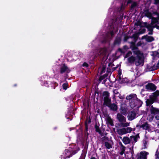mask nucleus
Here are the masks:
<instances>
[{
  "instance_id": "32",
  "label": "nucleus",
  "mask_w": 159,
  "mask_h": 159,
  "mask_svg": "<svg viewBox=\"0 0 159 159\" xmlns=\"http://www.w3.org/2000/svg\"><path fill=\"white\" fill-rule=\"evenodd\" d=\"M120 112L121 114L125 115L126 113L127 110L125 107H122L120 109Z\"/></svg>"
},
{
  "instance_id": "56",
  "label": "nucleus",
  "mask_w": 159,
  "mask_h": 159,
  "mask_svg": "<svg viewBox=\"0 0 159 159\" xmlns=\"http://www.w3.org/2000/svg\"><path fill=\"white\" fill-rule=\"evenodd\" d=\"M152 14L154 15H156L157 16L159 15V13L157 11H154L153 12Z\"/></svg>"
},
{
  "instance_id": "63",
  "label": "nucleus",
  "mask_w": 159,
  "mask_h": 159,
  "mask_svg": "<svg viewBox=\"0 0 159 159\" xmlns=\"http://www.w3.org/2000/svg\"><path fill=\"white\" fill-rule=\"evenodd\" d=\"M157 29L159 30V25H156L154 26Z\"/></svg>"
},
{
  "instance_id": "20",
  "label": "nucleus",
  "mask_w": 159,
  "mask_h": 159,
  "mask_svg": "<svg viewBox=\"0 0 159 159\" xmlns=\"http://www.w3.org/2000/svg\"><path fill=\"white\" fill-rule=\"evenodd\" d=\"M155 26L152 25H149L147 29L149 31L148 33V34L149 35H152L153 33V29L154 28H155Z\"/></svg>"
},
{
  "instance_id": "22",
  "label": "nucleus",
  "mask_w": 159,
  "mask_h": 159,
  "mask_svg": "<svg viewBox=\"0 0 159 159\" xmlns=\"http://www.w3.org/2000/svg\"><path fill=\"white\" fill-rule=\"evenodd\" d=\"M88 125L86 122L85 123V130L84 131V136L87 139L88 138V136L89 135V133H88Z\"/></svg>"
},
{
  "instance_id": "35",
  "label": "nucleus",
  "mask_w": 159,
  "mask_h": 159,
  "mask_svg": "<svg viewBox=\"0 0 159 159\" xmlns=\"http://www.w3.org/2000/svg\"><path fill=\"white\" fill-rule=\"evenodd\" d=\"M101 139L102 143H104L103 142L105 141H108L109 140V138L107 136H104L102 137Z\"/></svg>"
},
{
  "instance_id": "23",
  "label": "nucleus",
  "mask_w": 159,
  "mask_h": 159,
  "mask_svg": "<svg viewBox=\"0 0 159 159\" xmlns=\"http://www.w3.org/2000/svg\"><path fill=\"white\" fill-rule=\"evenodd\" d=\"M121 38L120 37H116L114 41L113 44L114 45H119L120 43Z\"/></svg>"
},
{
  "instance_id": "4",
  "label": "nucleus",
  "mask_w": 159,
  "mask_h": 159,
  "mask_svg": "<svg viewBox=\"0 0 159 159\" xmlns=\"http://www.w3.org/2000/svg\"><path fill=\"white\" fill-rule=\"evenodd\" d=\"M60 73L61 74L64 73L68 74L71 71L70 68L65 63L60 66Z\"/></svg>"
},
{
  "instance_id": "33",
  "label": "nucleus",
  "mask_w": 159,
  "mask_h": 159,
  "mask_svg": "<svg viewBox=\"0 0 159 159\" xmlns=\"http://www.w3.org/2000/svg\"><path fill=\"white\" fill-rule=\"evenodd\" d=\"M77 153V151L76 150L74 151L71 153H70V154L69 156H67L65 158H70V157H71L73 155H74Z\"/></svg>"
},
{
  "instance_id": "45",
  "label": "nucleus",
  "mask_w": 159,
  "mask_h": 159,
  "mask_svg": "<svg viewBox=\"0 0 159 159\" xmlns=\"http://www.w3.org/2000/svg\"><path fill=\"white\" fill-rule=\"evenodd\" d=\"M105 78L104 77L103 75L100 76L99 79V81L100 82L102 80L105 79Z\"/></svg>"
},
{
  "instance_id": "44",
  "label": "nucleus",
  "mask_w": 159,
  "mask_h": 159,
  "mask_svg": "<svg viewBox=\"0 0 159 159\" xmlns=\"http://www.w3.org/2000/svg\"><path fill=\"white\" fill-rule=\"evenodd\" d=\"M82 66L86 67H89V65L87 63L84 62L83 63Z\"/></svg>"
},
{
  "instance_id": "50",
  "label": "nucleus",
  "mask_w": 159,
  "mask_h": 159,
  "mask_svg": "<svg viewBox=\"0 0 159 159\" xmlns=\"http://www.w3.org/2000/svg\"><path fill=\"white\" fill-rule=\"evenodd\" d=\"M129 38V37L128 36H125L124 38V41L125 42L127 41Z\"/></svg>"
},
{
  "instance_id": "46",
  "label": "nucleus",
  "mask_w": 159,
  "mask_h": 159,
  "mask_svg": "<svg viewBox=\"0 0 159 159\" xmlns=\"http://www.w3.org/2000/svg\"><path fill=\"white\" fill-rule=\"evenodd\" d=\"M123 49L124 50H125L126 51L129 49V48L128 47V46L126 45L124 46L123 47Z\"/></svg>"
},
{
  "instance_id": "10",
  "label": "nucleus",
  "mask_w": 159,
  "mask_h": 159,
  "mask_svg": "<svg viewBox=\"0 0 159 159\" xmlns=\"http://www.w3.org/2000/svg\"><path fill=\"white\" fill-rule=\"evenodd\" d=\"M131 45L130 46L129 48L131 49L132 52L134 51H136L137 50H139L138 47H137L136 45L134 42L132 41L130 42Z\"/></svg>"
},
{
  "instance_id": "48",
  "label": "nucleus",
  "mask_w": 159,
  "mask_h": 159,
  "mask_svg": "<svg viewBox=\"0 0 159 159\" xmlns=\"http://www.w3.org/2000/svg\"><path fill=\"white\" fill-rule=\"evenodd\" d=\"M154 4L155 5H157L159 3V0H154Z\"/></svg>"
},
{
  "instance_id": "52",
  "label": "nucleus",
  "mask_w": 159,
  "mask_h": 159,
  "mask_svg": "<svg viewBox=\"0 0 159 159\" xmlns=\"http://www.w3.org/2000/svg\"><path fill=\"white\" fill-rule=\"evenodd\" d=\"M119 65H118L116 67H113L112 68V71H114L118 67Z\"/></svg>"
},
{
  "instance_id": "17",
  "label": "nucleus",
  "mask_w": 159,
  "mask_h": 159,
  "mask_svg": "<svg viewBox=\"0 0 159 159\" xmlns=\"http://www.w3.org/2000/svg\"><path fill=\"white\" fill-rule=\"evenodd\" d=\"M145 15L147 17L151 18L152 17V14L149 11L148 9H146L144 11Z\"/></svg>"
},
{
  "instance_id": "2",
  "label": "nucleus",
  "mask_w": 159,
  "mask_h": 159,
  "mask_svg": "<svg viewBox=\"0 0 159 159\" xmlns=\"http://www.w3.org/2000/svg\"><path fill=\"white\" fill-rule=\"evenodd\" d=\"M117 119L120 123V125L123 127H125L129 125V123L126 122V118L122 114L118 113L117 114Z\"/></svg>"
},
{
  "instance_id": "9",
  "label": "nucleus",
  "mask_w": 159,
  "mask_h": 159,
  "mask_svg": "<svg viewBox=\"0 0 159 159\" xmlns=\"http://www.w3.org/2000/svg\"><path fill=\"white\" fill-rule=\"evenodd\" d=\"M154 102H157L156 101L151 97V96H150L149 97V99H147L146 101V105L147 106H151V105Z\"/></svg>"
},
{
  "instance_id": "6",
  "label": "nucleus",
  "mask_w": 159,
  "mask_h": 159,
  "mask_svg": "<svg viewBox=\"0 0 159 159\" xmlns=\"http://www.w3.org/2000/svg\"><path fill=\"white\" fill-rule=\"evenodd\" d=\"M148 153L145 151H141L140 152L139 155L138 154L137 159H147V156Z\"/></svg>"
},
{
  "instance_id": "8",
  "label": "nucleus",
  "mask_w": 159,
  "mask_h": 159,
  "mask_svg": "<svg viewBox=\"0 0 159 159\" xmlns=\"http://www.w3.org/2000/svg\"><path fill=\"white\" fill-rule=\"evenodd\" d=\"M136 113L134 111L129 112L128 114L127 117L128 120L131 121L135 119L136 116Z\"/></svg>"
},
{
  "instance_id": "49",
  "label": "nucleus",
  "mask_w": 159,
  "mask_h": 159,
  "mask_svg": "<svg viewBox=\"0 0 159 159\" xmlns=\"http://www.w3.org/2000/svg\"><path fill=\"white\" fill-rule=\"evenodd\" d=\"M146 30L145 29H143L140 31L141 34H144L145 33Z\"/></svg>"
},
{
  "instance_id": "14",
  "label": "nucleus",
  "mask_w": 159,
  "mask_h": 159,
  "mask_svg": "<svg viewBox=\"0 0 159 159\" xmlns=\"http://www.w3.org/2000/svg\"><path fill=\"white\" fill-rule=\"evenodd\" d=\"M106 115L107 116V122L108 124L110 125L111 126H113L114 124L112 120L107 114H106Z\"/></svg>"
},
{
  "instance_id": "19",
  "label": "nucleus",
  "mask_w": 159,
  "mask_h": 159,
  "mask_svg": "<svg viewBox=\"0 0 159 159\" xmlns=\"http://www.w3.org/2000/svg\"><path fill=\"white\" fill-rule=\"evenodd\" d=\"M122 141L125 144H129L131 141L129 137L126 136L124 137L123 138Z\"/></svg>"
},
{
  "instance_id": "59",
  "label": "nucleus",
  "mask_w": 159,
  "mask_h": 159,
  "mask_svg": "<svg viewBox=\"0 0 159 159\" xmlns=\"http://www.w3.org/2000/svg\"><path fill=\"white\" fill-rule=\"evenodd\" d=\"M125 151V150H121V151L120 153V154L121 155H123V154L124 153Z\"/></svg>"
},
{
  "instance_id": "58",
  "label": "nucleus",
  "mask_w": 159,
  "mask_h": 159,
  "mask_svg": "<svg viewBox=\"0 0 159 159\" xmlns=\"http://www.w3.org/2000/svg\"><path fill=\"white\" fill-rule=\"evenodd\" d=\"M138 37V36L136 34H134L132 36V38H137Z\"/></svg>"
},
{
  "instance_id": "27",
  "label": "nucleus",
  "mask_w": 159,
  "mask_h": 159,
  "mask_svg": "<svg viewBox=\"0 0 159 159\" xmlns=\"http://www.w3.org/2000/svg\"><path fill=\"white\" fill-rule=\"evenodd\" d=\"M102 96L104 97L103 98H109L110 93L107 91H104L102 93Z\"/></svg>"
},
{
  "instance_id": "54",
  "label": "nucleus",
  "mask_w": 159,
  "mask_h": 159,
  "mask_svg": "<svg viewBox=\"0 0 159 159\" xmlns=\"http://www.w3.org/2000/svg\"><path fill=\"white\" fill-rule=\"evenodd\" d=\"M118 51L120 52L121 53H123L125 52L123 51V49L120 48H119L118 49Z\"/></svg>"
},
{
  "instance_id": "1",
  "label": "nucleus",
  "mask_w": 159,
  "mask_h": 159,
  "mask_svg": "<svg viewBox=\"0 0 159 159\" xmlns=\"http://www.w3.org/2000/svg\"><path fill=\"white\" fill-rule=\"evenodd\" d=\"M133 52L134 55H136V56H131L128 58L127 61L130 64H133L135 62V65L138 66L143 62V54L140 50L134 51Z\"/></svg>"
},
{
  "instance_id": "53",
  "label": "nucleus",
  "mask_w": 159,
  "mask_h": 159,
  "mask_svg": "<svg viewBox=\"0 0 159 159\" xmlns=\"http://www.w3.org/2000/svg\"><path fill=\"white\" fill-rule=\"evenodd\" d=\"M156 155L157 156V158L159 159V152L157 151L156 152Z\"/></svg>"
},
{
  "instance_id": "31",
  "label": "nucleus",
  "mask_w": 159,
  "mask_h": 159,
  "mask_svg": "<svg viewBox=\"0 0 159 159\" xmlns=\"http://www.w3.org/2000/svg\"><path fill=\"white\" fill-rule=\"evenodd\" d=\"M130 138L131 139L133 138L135 142H136L137 141V139L138 138H139V134L135 136L132 135L130 136Z\"/></svg>"
},
{
  "instance_id": "7",
  "label": "nucleus",
  "mask_w": 159,
  "mask_h": 159,
  "mask_svg": "<svg viewBox=\"0 0 159 159\" xmlns=\"http://www.w3.org/2000/svg\"><path fill=\"white\" fill-rule=\"evenodd\" d=\"M146 88L148 90H150L153 91L156 90L157 87L154 84L152 83H149L146 85Z\"/></svg>"
},
{
  "instance_id": "15",
  "label": "nucleus",
  "mask_w": 159,
  "mask_h": 159,
  "mask_svg": "<svg viewBox=\"0 0 159 159\" xmlns=\"http://www.w3.org/2000/svg\"><path fill=\"white\" fill-rule=\"evenodd\" d=\"M110 109L113 111H116L117 110L118 107L117 105L115 103L111 104L109 106H108Z\"/></svg>"
},
{
  "instance_id": "16",
  "label": "nucleus",
  "mask_w": 159,
  "mask_h": 159,
  "mask_svg": "<svg viewBox=\"0 0 159 159\" xmlns=\"http://www.w3.org/2000/svg\"><path fill=\"white\" fill-rule=\"evenodd\" d=\"M117 132L120 135H122L127 134L126 132L125 128H123L117 129Z\"/></svg>"
},
{
  "instance_id": "42",
  "label": "nucleus",
  "mask_w": 159,
  "mask_h": 159,
  "mask_svg": "<svg viewBox=\"0 0 159 159\" xmlns=\"http://www.w3.org/2000/svg\"><path fill=\"white\" fill-rule=\"evenodd\" d=\"M106 66H103L102 67V70L101 72V74H102L103 73L105 72L106 71Z\"/></svg>"
},
{
  "instance_id": "36",
  "label": "nucleus",
  "mask_w": 159,
  "mask_h": 159,
  "mask_svg": "<svg viewBox=\"0 0 159 159\" xmlns=\"http://www.w3.org/2000/svg\"><path fill=\"white\" fill-rule=\"evenodd\" d=\"M125 129L126 133H130L132 131V128L131 127H127Z\"/></svg>"
},
{
  "instance_id": "43",
  "label": "nucleus",
  "mask_w": 159,
  "mask_h": 159,
  "mask_svg": "<svg viewBox=\"0 0 159 159\" xmlns=\"http://www.w3.org/2000/svg\"><path fill=\"white\" fill-rule=\"evenodd\" d=\"M70 153H71L70 151H69L68 150H65V154L66 157L67 156H69L70 154Z\"/></svg>"
},
{
  "instance_id": "34",
  "label": "nucleus",
  "mask_w": 159,
  "mask_h": 159,
  "mask_svg": "<svg viewBox=\"0 0 159 159\" xmlns=\"http://www.w3.org/2000/svg\"><path fill=\"white\" fill-rule=\"evenodd\" d=\"M137 2H133L131 5L130 7L131 9H134V8L137 6Z\"/></svg>"
},
{
  "instance_id": "3",
  "label": "nucleus",
  "mask_w": 159,
  "mask_h": 159,
  "mask_svg": "<svg viewBox=\"0 0 159 159\" xmlns=\"http://www.w3.org/2000/svg\"><path fill=\"white\" fill-rule=\"evenodd\" d=\"M126 99L129 101L131 100V102H132L133 101H135L137 99V101L139 104V106H138V107H141L143 103L140 100L138 99L137 98V95L135 94H131L128 96H127L126 97Z\"/></svg>"
},
{
  "instance_id": "12",
  "label": "nucleus",
  "mask_w": 159,
  "mask_h": 159,
  "mask_svg": "<svg viewBox=\"0 0 159 159\" xmlns=\"http://www.w3.org/2000/svg\"><path fill=\"white\" fill-rule=\"evenodd\" d=\"M158 69V67L155 64L152 66H150V65H147V69L150 71L156 70Z\"/></svg>"
},
{
  "instance_id": "40",
  "label": "nucleus",
  "mask_w": 159,
  "mask_h": 159,
  "mask_svg": "<svg viewBox=\"0 0 159 159\" xmlns=\"http://www.w3.org/2000/svg\"><path fill=\"white\" fill-rule=\"evenodd\" d=\"M109 66H108L107 68V72L108 73H110V74H111L113 71H112V69L109 67Z\"/></svg>"
},
{
  "instance_id": "51",
  "label": "nucleus",
  "mask_w": 159,
  "mask_h": 159,
  "mask_svg": "<svg viewBox=\"0 0 159 159\" xmlns=\"http://www.w3.org/2000/svg\"><path fill=\"white\" fill-rule=\"evenodd\" d=\"M114 66V64L111 62L109 63L108 65V66L109 67H112Z\"/></svg>"
},
{
  "instance_id": "25",
  "label": "nucleus",
  "mask_w": 159,
  "mask_h": 159,
  "mask_svg": "<svg viewBox=\"0 0 159 159\" xmlns=\"http://www.w3.org/2000/svg\"><path fill=\"white\" fill-rule=\"evenodd\" d=\"M107 149H109L111 148L112 147L111 143L107 141L103 143Z\"/></svg>"
},
{
  "instance_id": "37",
  "label": "nucleus",
  "mask_w": 159,
  "mask_h": 159,
  "mask_svg": "<svg viewBox=\"0 0 159 159\" xmlns=\"http://www.w3.org/2000/svg\"><path fill=\"white\" fill-rule=\"evenodd\" d=\"M63 89L65 90H66L68 88V84L67 83H64L62 84V85Z\"/></svg>"
},
{
  "instance_id": "38",
  "label": "nucleus",
  "mask_w": 159,
  "mask_h": 159,
  "mask_svg": "<svg viewBox=\"0 0 159 159\" xmlns=\"http://www.w3.org/2000/svg\"><path fill=\"white\" fill-rule=\"evenodd\" d=\"M132 52L131 51H129L125 55V58H127L129 57V56L132 55Z\"/></svg>"
},
{
  "instance_id": "60",
  "label": "nucleus",
  "mask_w": 159,
  "mask_h": 159,
  "mask_svg": "<svg viewBox=\"0 0 159 159\" xmlns=\"http://www.w3.org/2000/svg\"><path fill=\"white\" fill-rule=\"evenodd\" d=\"M155 118L157 120H159V115L158 116H156ZM158 125L159 126V121L158 123Z\"/></svg>"
},
{
  "instance_id": "39",
  "label": "nucleus",
  "mask_w": 159,
  "mask_h": 159,
  "mask_svg": "<svg viewBox=\"0 0 159 159\" xmlns=\"http://www.w3.org/2000/svg\"><path fill=\"white\" fill-rule=\"evenodd\" d=\"M143 25H142V26H141V28L143 27H145L146 28H147L149 26V25H150V24H148V23L147 22H144L143 23Z\"/></svg>"
},
{
  "instance_id": "13",
  "label": "nucleus",
  "mask_w": 159,
  "mask_h": 159,
  "mask_svg": "<svg viewBox=\"0 0 159 159\" xmlns=\"http://www.w3.org/2000/svg\"><path fill=\"white\" fill-rule=\"evenodd\" d=\"M140 127L142 128L143 129L145 130H148L150 128L149 125L147 122H145L143 125H140Z\"/></svg>"
},
{
  "instance_id": "24",
  "label": "nucleus",
  "mask_w": 159,
  "mask_h": 159,
  "mask_svg": "<svg viewBox=\"0 0 159 159\" xmlns=\"http://www.w3.org/2000/svg\"><path fill=\"white\" fill-rule=\"evenodd\" d=\"M107 52V50L106 48H101L99 52V53L100 54L103 55H105Z\"/></svg>"
},
{
  "instance_id": "11",
  "label": "nucleus",
  "mask_w": 159,
  "mask_h": 159,
  "mask_svg": "<svg viewBox=\"0 0 159 159\" xmlns=\"http://www.w3.org/2000/svg\"><path fill=\"white\" fill-rule=\"evenodd\" d=\"M151 97L155 100L157 102L158 101L157 97L159 96V91L156 90L155 92L152 93V95H151Z\"/></svg>"
},
{
  "instance_id": "55",
  "label": "nucleus",
  "mask_w": 159,
  "mask_h": 159,
  "mask_svg": "<svg viewBox=\"0 0 159 159\" xmlns=\"http://www.w3.org/2000/svg\"><path fill=\"white\" fill-rule=\"evenodd\" d=\"M126 147L124 146V145L121 146V147H120V150H125Z\"/></svg>"
},
{
  "instance_id": "41",
  "label": "nucleus",
  "mask_w": 159,
  "mask_h": 159,
  "mask_svg": "<svg viewBox=\"0 0 159 159\" xmlns=\"http://www.w3.org/2000/svg\"><path fill=\"white\" fill-rule=\"evenodd\" d=\"M134 25L137 26H140V27H141V26H142L141 23L139 21H138L136 23H135Z\"/></svg>"
},
{
  "instance_id": "64",
  "label": "nucleus",
  "mask_w": 159,
  "mask_h": 159,
  "mask_svg": "<svg viewBox=\"0 0 159 159\" xmlns=\"http://www.w3.org/2000/svg\"><path fill=\"white\" fill-rule=\"evenodd\" d=\"M156 66L157 67H158V68H159V60L158 61Z\"/></svg>"
},
{
  "instance_id": "57",
  "label": "nucleus",
  "mask_w": 159,
  "mask_h": 159,
  "mask_svg": "<svg viewBox=\"0 0 159 159\" xmlns=\"http://www.w3.org/2000/svg\"><path fill=\"white\" fill-rule=\"evenodd\" d=\"M131 157L132 158V159H133V158H134L133 157V155L134 154V152L133 150H132V151H131Z\"/></svg>"
},
{
  "instance_id": "29",
  "label": "nucleus",
  "mask_w": 159,
  "mask_h": 159,
  "mask_svg": "<svg viewBox=\"0 0 159 159\" xmlns=\"http://www.w3.org/2000/svg\"><path fill=\"white\" fill-rule=\"evenodd\" d=\"M50 84H51V87L55 89L56 87L58 86V84L56 82L52 81L50 82Z\"/></svg>"
},
{
  "instance_id": "18",
  "label": "nucleus",
  "mask_w": 159,
  "mask_h": 159,
  "mask_svg": "<svg viewBox=\"0 0 159 159\" xmlns=\"http://www.w3.org/2000/svg\"><path fill=\"white\" fill-rule=\"evenodd\" d=\"M103 101L104 105L107 107L109 106V105L111 104V99L109 98H103Z\"/></svg>"
},
{
  "instance_id": "21",
  "label": "nucleus",
  "mask_w": 159,
  "mask_h": 159,
  "mask_svg": "<svg viewBox=\"0 0 159 159\" xmlns=\"http://www.w3.org/2000/svg\"><path fill=\"white\" fill-rule=\"evenodd\" d=\"M143 37L146 40L147 42H151L154 41V38L152 36H148L147 35H146L143 36L142 38Z\"/></svg>"
},
{
  "instance_id": "28",
  "label": "nucleus",
  "mask_w": 159,
  "mask_h": 159,
  "mask_svg": "<svg viewBox=\"0 0 159 159\" xmlns=\"http://www.w3.org/2000/svg\"><path fill=\"white\" fill-rule=\"evenodd\" d=\"M94 128L95 129V131L96 132L98 133L99 134H101L102 133V131L99 128V126L97 125L96 123L95 125Z\"/></svg>"
},
{
  "instance_id": "62",
  "label": "nucleus",
  "mask_w": 159,
  "mask_h": 159,
  "mask_svg": "<svg viewBox=\"0 0 159 159\" xmlns=\"http://www.w3.org/2000/svg\"><path fill=\"white\" fill-rule=\"evenodd\" d=\"M104 77L105 78H106L108 76V73H106L105 74L103 75Z\"/></svg>"
},
{
  "instance_id": "30",
  "label": "nucleus",
  "mask_w": 159,
  "mask_h": 159,
  "mask_svg": "<svg viewBox=\"0 0 159 159\" xmlns=\"http://www.w3.org/2000/svg\"><path fill=\"white\" fill-rule=\"evenodd\" d=\"M152 19V24L158 23H158V20L157 17H152L151 18Z\"/></svg>"
},
{
  "instance_id": "5",
  "label": "nucleus",
  "mask_w": 159,
  "mask_h": 159,
  "mask_svg": "<svg viewBox=\"0 0 159 159\" xmlns=\"http://www.w3.org/2000/svg\"><path fill=\"white\" fill-rule=\"evenodd\" d=\"M150 112L152 116H158L159 115V109L156 107H154L152 105L151 106L150 108Z\"/></svg>"
},
{
  "instance_id": "61",
  "label": "nucleus",
  "mask_w": 159,
  "mask_h": 159,
  "mask_svg": "<svg viewBox=\"0 0 159 159\" xmlns=\"http://www.w3.org/2000/svg\"><path fill=\"white\" fill-rule=\"evenodd\" d=\"M141 43L140 42H138L136 45V46H137V47L139 46H141Z\"/></svg>"
},
{
  "instance_id": "26",
  "label": "nucleus",
  "mask_w": 159,
  "mask_h": 159,
  "mask_svg": "<svg viewBox=\"0 0 159 159\" xmlns=\"http://www.w3.org/2000/svg\"><path fill=\"white\" fill-rule=\"evenodd\" d=\"M113 30H112L110 31V34L112 37H113L115 34L117 32L118 30V28H116L115 30V28L114 27H113Z\"/></svg>"
},
{
  "instance_id": "47",
  "label": "nucleus",
  "mask_w": 159,
  "mask_h": 159,
  "mask_svg": "<svg viewBox=\"0 0 159 159\" xmlns=\"http://www.w3.org/2000/svg\"><path fill=\"white\" fill-rule=\"evenodd\" d=\"M50 81H45L44 82V85H45L47 87H49V85H48V84L50 83L49 82Z\"/></svg>"
}]
</instances>
